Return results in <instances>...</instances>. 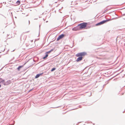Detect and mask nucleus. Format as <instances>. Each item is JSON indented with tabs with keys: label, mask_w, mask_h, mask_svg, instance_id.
<instances>
[{
	"label": "nucleus",
	"mask_w": 125,
	"mask_h": 125,
	"mask_svg": "<svg viewBox=\"0 0 125 125\" xmlns=\"http://www.w3.org/2000/svg\"><path fill=\"white\" fill-rule=\"evenodd\" d=\"M87 24L86 22H84L78 24V26H79L80 29H83L86 27Z\"/></svg>",
	"instance_id": "f257e3e1"
},
{
	"label": "nucleus",
	"mask_w": 125,
	"mask_h": 125,
	"mask_svg": "<svg viewBox=\"0 0 125 125\" xmlns=\"http://www.w3.org/2000/svg\"><path fill=\"white\" fill-rule=\"evenodd\" d=\"M87 54V53L85 52H83L78 53L76 54V57L81 56L83 57Z\"/></svg>",
	"instance_id": "f03ea898"
},
{
	"label": "nucleus",
	"mask_w": 125,
	"mask_h": 125,
	"mask_svg": "<svg viewBox=\"0 0 125 125\" xmlns=\"http://www.w3.org/2000/svg\"><path fill=\"white\" fill-rule=\"evenodd\" d=\"M11 83V81L10 80H8L7 81L3 82V85H8Z\"/></svg>",
	"instance_id": "7ed1b4c3"
},
{
	"label": "nucleus",
	"mask_w": 125,
	"mask_h": 125,
	"mask_svg": "<svg viewBox=\"0 0 125 125\" xmlns=\"http://www.w3.org/2000/svg\"><path fill=\"white\" fill-rule=\"evenodd\" d=\"M114 19L115 18H113L112 19H107L106 20H103V21H101V23H102V24H103L104 23H106L107 22L111 21L113 19Z\"/></svg>",
	"instance_id": "20e7f679"
},
{
	"label": "nucleus",
	"mask_w": 125,
	"mask_h": 125,
	"mask_svg": "<svg viewBox=\"0 0 125 125\" xmlns=\"http://www.w3.org/2000/svg\"><path fill=\"white\" fill-rule=\"evenodd\" d=\"M26 36L25 35H21L20 37V40L21 41H24L26 40Z\"/></svg>",
	"instance_id": "39448f33"
},
{
	"label": "nucleus",
	"mask_w": 125,
	"mask_h": 125,
	"mask_svg": "<svg viewBox=\"0 0 125 125\" xmlns=\"http://www.w3.org/2000/svg\"><path fill=\"white\" fill-rule=\"evenodd\" d=\"M80 30L79 28V26H78V25L77 26L73 27L72 29V30L73 31H76L77 30Z\"/></svg>",
	"instance_id": "423d86ee"
},
{
	"label": "nucleus",
	"mask_w": 125,
	"mask_h": 125,
	"mask_svg": "<svg viewBox=\"0 0 125 125\" xmlns=\"http://www.w3.org/2000/svg\"><path fill=\"white\" fill-rule=\"evenodd\" d=\"M77 59L75 61L77 62H79L82 60L83 58V57H81V56H78Z\"/></svg>",
	"instance_id": "0eeeda50"
},
{
	"label": "nucleus",
	"mask_w": 125,
	"mask_h": 125,
	"mask_svg": "<svg viewBox=\"0 0 125 125\" xmlns=\"http://www.w3.org/2000/svg\"><path fill=\"white\" fill-rule=\"evenodd\" d=\"M26 63H25L23 65H22L19 66L17 68V69L18 71H19L21 69L22 67L23 66L26 64Z\"/></svg>",
	"instance_id": "6e6552de"
},
{
	"label": "nucleus",
	"mask_w": 125,
	"mask_h": 125,
	"mask_svg": "<svg viewBox=\"0 0 125 125\" xmlns=\"http://www.w3.org/2000/svg\"><path fill=\"white\" fill-rule=\"evenodd\" d=\"M45 55L43 57V59H46L47 58L48 56V55L46 52L45 53Z\"/></svg>",
	"instance_id": "1a4fd4ad"
},
{
	"label": "nucleus",
	"mask_w": 125,
	"mask_h": 125,
	"mask_svg": "<svg viewBox=\"0 0 125 125\" xmlns=\"http://www.w3.org/2000/svg\"><path fill=\"white\" fill-rule=\"evenodd\" d=\"M5 80L1 78H0V84L2 83L3 84V82H4Z\"/></svg>",
	"instance_id": "9d476101"
},
{
	"label": "nucleus",
	"mask_w": 125,
	"mask_h": 125,
	"mask_svg": "<svg viewBox=\"0 0 125 125\" xmlns=\"http://www.w3.org/2000/svg\"><path fill=\"white\" fill-rule=\"evenodd\" d=\"M60 37L61 39H62L64 36V34H62L60 35L59 36Z\"/></svg>",
	"instance_id": "9b49d317"
},
{
	"label": "nucleus",
	"mask_w": 125,
	"mask_h": 125,
	"mask_svg": "<svg viewBox=\"0 0 125 125\" xmlns=\"http://www.w3.org/2000/svg\"><path fill=\"white\" fill-rule=\"evenodd\" d=\"M54 50V49H52L46 52V53H47V54H48V53H50L51 52L53 51Z\"/></svg>",
	"instance_id": "f8f14e48"
},
{
	"label": "nucleus",
	"mask_w": 125,
	"mask_h": 125,
	"mask_svg": "<svg viewBox=\"0 0 125 125\" xmlns=\"http://www.w3.org/2000/svg\"><path fill=\"white\" fill-rule=\"evenodd\" d=\"M21 2L19 0H17L16 2V3L17 5H19L20 4Z\"/></svg>",
	"instance_id": "ddd939ff"
},
{
	"label": "nucleus",
	"mask_w": 125,
	"mask_h": 125,
	"mask_svg": "<svg viewBox=\"0 0 125 125\" xmlns=\"http://www.w3.org/2000/svg\"><path fill=\"white\" fill-rule=\"evenodd\" d=\"M102 25V24L101 23V21H100V22L96 23V24L95 25L96 26H99V25Z\"/></svg>",
	"instance_id": "4468645a"
},
{
	"label": "nucleus",
	"mask_w": 125,
	"mask_h": 125,
	"mask_svg": "<svg viewBox=\"0 0 125 125\" xmlns=\"http://www.w3.org/2000/svg\"><path fill=\"white\" fill-rule=\"evenodd\" d=\"M40 76V74H36V75L35 77V78L36 79L37 78H38Z\"/></svg>",
	"instance_id": "2eb2a0df"
},
{
	"label": "nucleus",
	"mask_w": 125,
	"mask_h": 125,
	"mask_svg": "<svg viewBox=\"0 0 125 125\" xmlns=\"http://www.w3.org/2000/svg\"><path fill=\"white\" fill-rule=\"evenodd\" d=\"M56 69V68H52V69H51V72H53Z\"/></svg>",
	"instance_id": "dca6fc26"
},
{
	"label": "nucleus",
	"mask_w": 125,
	"mask_h": 125,
	"mask_svg": "<svg viewBox=\"0 0 125 125\" xmlns=\"http://www.w3.org/2000/svg\"><path fill=\"white\" fill-rule=\"evenodd\" d=\"M60 39H61L60 38V37L59 36L57 39V41H58Z\"/></svg>",
	"instance_id": "f3484780"
},
{
	"label": "nucleus",
	"mask_w": 125,
	"mask_h": 125,
	"mask_svg": "<svg viewBox=\"0 0 125 125\" xmlns=\"http://www.w3.org/2000/svg\"><path fill=\"white\" fill-rule=\"evenodd\" d=\"M43 73H39V74H40V76L42 75L43 74Z\"/></svg>",
	"instance_id": "a211bd4d"
},
{
	"label": "nucleus",
	"mask_w": 125,
	"mask_h": 125,
	"mask_svg": "<svg viewBox=\"0 0 125 125\" xmlns=\"http://www.w3.org/2000/svg\"><path fill=\"white\" fill-rule=\"evenodd\" d=\"M107 11V9L103 13H103H104L106 12Z\"/></svg>",
	"instance_id": "6ab92c4d"
},
{
	"label": "nucleus",
	"mask_w": 125,
	"mask_h": 125,
	"mask_svg": "<svg viewBox=\"0 0 125 125\" xmlns=\"http://www.w3.org/2000/svg\"><path fill=\"white\" fill-rule=\"evenodd\" d=\"M86 27V29H88L90 28V26H88V27Z\"/></svg>",
	"instance_id": "aec40b11"
},
{
	"label": "nucleus",
	"mask_w": 125,
	"mask_h": 125,
	"mask_svg": "<svg viewBox=\"0 0 125 125\" xmlns=\"http://www.w3.org/2000/svg\"><path fill=\"white\" fill-rule=\"evenodd\" d=\"M13 123L12 124V125H14L15 123V121H13Z\"/></svg>",
	"instance_id": "412c9836"
},
{
	"label": "nucleus",
	"mask_w": 125,
	"mask_h": 125,
	"mask_svg": "<svg viewBox=\"0 0 125 125\" xmlns=\"http://www.w3.org/2000/svg\"><path fill=\"white\" fill-rule=\"evenodd\" d=\"M122 15L123 16H125V13H124V14H122Z\"/></svg>",
	"instance_id": "4be33fe9"
},
{
	"label": "nucleus",
	"mask_w": 125,
	"mask_h": 125,
	"mask_svg": "<svg viewBox=\"0 0 125 125\" xmlns=\"http://www.w3.org/2000/svg\"><path fill=\"white\" fill-rule=\"evenodd\" d=\"M33 89H33H31L29 91V92H30V91H31V90H32Z\"/></svg>",
	"instance_id": "5701e85b"
},
{
	"label": "nucleus",
	"mask_w": 125,
	"mask_h": 125,
	"mask_svg": "<svg viewBox=\"0 0 125 125\" xmlns=\"http://www.w3.org/2000/svg\"><path fill=\"white\" fill-rule=\"evenodd\" d=\"M28 22H29L28 25H29L30 24V21L29 20V21Z\"/></svg>",
	"instance_id": "b1692460"
},
{
	"label": "nucleus",
	"mask_w": 125,
	"mask_h": 125,
	"mask_svg": "<svg viewBox=\"0 0 125 125\" xmlns=\"http://www.w3.org/2000/svg\"><path fill=\"white\" fill-rule=\"evenodd\" d=\"M40 25H39V29H40Z\"/></svg>",
	"instance_id": "393cba45"
},
{
	"label": "nucleus",
	"mask_w": 125,
	"mask_h": 125,
	"mask_svg": "<svg viewBox=\"0 0 125 125\" xmlns=\"http://www.w3.org/2000/svg\"><path fill=\"white\" fill-rule=\"evenodd\" d=\"M1 85L0 84V88L1 87Z\"/></svg>",
	"instance_id": "a878e982"
},
{
	"label": "nucleus",
	"mask_w": 125,
	"mask_h": 125,
	"mask_svg": "<svg viewBox=\"0 0 125 125\" xmlns=\"http://www.w3.org/2000/svg\"><path fill=\"white\" fill-rule=\"evenodd\" d=\"M9 35V34H7V36H8Z\"/></svg>",
	"instance_id": "bb28decb"
},
{
	"label": "nucleus",
	"mask_w": 125,
	"mask_h": 125,
	"mask_svg": "<svg viewBox=\"0 0 125 125\" xmlns=\"http://www.w3.org/2000/svg\"><path fill=\"white\" fill-rule=\"evenodd\" d=\"M125 9V8H123V9Z\"/></svg>",
	"instance_id": "cd10ccee"
},
{
	"label": "nucleus",
	"mask_w": 125,
	"mask_h": 125,
	"mask_svg": "<svg viewBox=\"0 0 125 125\" xmlns=\"http://www.w3.org/2000/svg\"><path fill=\"white\" fill-rule=\"evenodd\" d=\"M123 19L125 20V18H123Z\"/></svg>",
	"instance_id": "c85d7f7f"
},
{
	"label": "nucleus",
	"mask_w": 125,
	"mask_h": 125,
	"mask_svg": "<svg viewBox=\"0 0 125 125\" xmlns=\"http://www.w3.org/2000/svg\"><path fill=\"white\" fill-rule=\"evenodd\" d=\"M56 107V108H57V107ZM55 108H56V107H55Z\"/></svg>",
	"instance_id": "c756f323"
},
{
	"label": "nucleus",
	"mask_w": 125,
	"mask_h": 125,
	"mask_svg": "<svg viewBox=\"0 0 125 125\" xmlns=\"http://www.w3.org/2000/svg\"><path fill=\"white\" fill-rule=\"evenodd\" d=\"M48 22V21H46V22Z\"/></svg>",
	"instance_id": "7c9ffc66"
},
{
	"label": "nucleus",
	"mask_w": 125,
	"mask_h": 125,
	"mask_svg": "<svg viewBox=\"0 0 125 125\" xmlns=\"http://www.w3.org/2000/svg\"><path fill=\"white\" fill-rule=\"evenodd\" d=\"M4 50H5V49H4V50H3V51H4Z\"/></svg>",
	"instance_id": "2f4dec72"
},
{
	"label": "nucleus",
	"mask_w": 125,
	"mask_h": 125,
	"mask_svg": "<svg viewBox=\"0 0 125 125\" xmlns=\"http://www.w3.org/2000/svg\"><path fill=\"white\" fill-rule=\"evenodd\" d=\"M73 109V110H74V109Z\"/></svg>",
	"instance_id": "473e14b6"
},
{
	"label": "nucleus",
	"mask_w": 125,
	"mask_h": 125,
	"mask_svg": "<svg viewBox=\"0 0 125 125\" xmlns=\"http://www.w3.org/2000/svg\"><path fill=\"white\" fill-rule=\"evenodd\" d=\"M43 20H44V21H45V20H44V19H43Z\"/></svg>",
	"instance_id": "72a5a7b5"
},
{
	"label": "nucleus",
	"mask_w": 125,
	"mask_h": 125,
	"mask_svg": "<svg viewBox=\"0 0 125 125\" xmlns=\"http://www.w3.org/2000/svg\"><path fill=\"white\" fill-rule=\"evenodd\" d=\"M29 32V31H28L27 32Z\"/></svg>",
	"instance_id": "f704fd0d"
},
{
	"label": "nucleus",
	"mask_w": 125,
	"mask_h": 125,
	"mask_svg": "<svg viewBox=\"0 0 125 125\" xmlns=\"http://www.w3.org/2000/svg\"><path fill=\"white\" fill-rule=\"evenodd\" d=\"M85 60H84V61H85Z\"/></svg>",
	"instance_id": "c9c22d12"
}]
</instances>
